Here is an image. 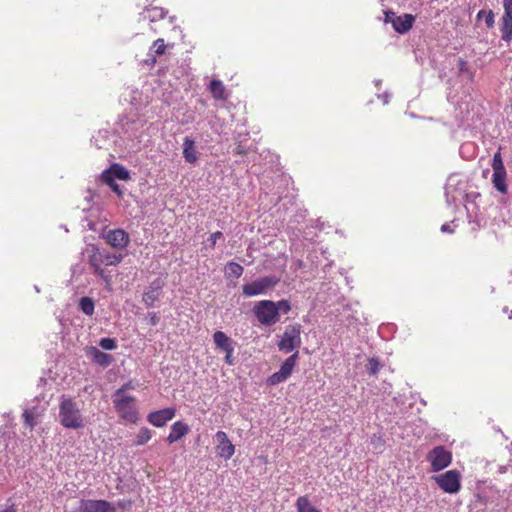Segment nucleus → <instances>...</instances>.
<instances>
[{
    "mask_svg": "<svg viewBox=\"0 0 512 512\" xmlns=\"http://www.w3.org/2000/svg\"><path fill=\"white\" fill-rule=\"evenodd\" d=\"M488 11H485V10H480L478 13H477V19L480 20L481 18H485L486 14H487Z\"/></svg>",
    "mask_w": 512,
    "mask_h": 512,
    "instance_id": "nucleus-48",
    "label": "nucleus"
},
{
    "mask_svg": "<svg viewBox=\"0 0 512 512\" xmlns=\"http://www.w3.org/2000/svg\"><path fill=\"white\" fill-rule=\"evenodd\" d=\"M225 362L229 365H233V358H232V354L233 352H225Z\"/></svg>",
    "mask_w": 512,
    "mask_h": 512,
    "instance_id": "nucleus-44",
    "label": "nucleus"
},
{
    "mask_svg": "<svg viewBox=\"0 0 512 512\" xmlns=\"http://www.w3.org/2000/svg\"><path fill=\"white\" fill-rule=\"evenodd\" d=\"M237 153H239V154L243 153L242 149L237 148Z\"/></svg>",
    "mask_w": 512,
    "mask_h": 512,
    "instance_id": "nucleus-52",
    "label": "nucleus"
},
{
    "mask_svg": "<svg viewBox=\"0 0 512 512\" xmlns=\"http://www.w3.org/2000/svg\"><path fill=\"white\" fill-rule=\"evenodd\" d=\"M275 305L272 300H261L255 303L252 311L261 325L273 326L279 321Z\"/></svg>",
    "mask_w": 512,
    "mask_h": 512,
    "instance_id": "nucleus-3",
    "label": "nucleus"
},
{
    "mask_svg": "<svg viewBox=\"0 0 512 512\" xmlns=\"http://www.w3.org/2000/svg\"><path fill=\"white\" fill-rule=\"evenodd\" d=\"M147 319L149 320V324L152 326L158 325L160 318L155 312L148 313Z\"/></svg>",
    "mask_w": 512,
    "mask_h": 512,
    "instance_id": "nucleus-40",
    "label": "nucleus"
},
{
    "mask_svg": "<svg viewBox=\"0 0 512 512\" xmlns=\"http://www.w3.org/2000/svg\"><path fill=\"white\" fill-rule=\"evenodd\" d=\"M166 284L164 277L160 276L155 278L147 287L143 294L142 301L147 307H154L155 303L159 300L161 291Z\"/></svg>",
    "mask_w": 512,
    "mask_h": 512,
    "instance_id": "nucleus-12",
    "label": "nucleus"
},
{
    "mask_svg": "<svg viewBox=\"0 0 512 512\" xmlns=\"http://www.w3.org/2000/svg\"><path fill=\"white\" fill-rule=\"evenodd\" d=\"M276 307V312L280 316V314H288L291 311V304L288 300L282 299L277 302H274Z\"/></svg>",
    "mask_w": 512,
    "mask_h": 512,
    "instance_id": "nucleus-33",
    "label": "nucleus"
},
{
    "mask_svg": "<svg viewBox=\"0 0 512 512\" xmlns=\"http://www.w3.org/2000/svg\"><path fill=\"white\" fill-rule=\"evenodd\" d=\"M441 231L443 233H453V229L451 228L450 224L447 223L441 226Z\"/></svg>",
    "mask_w": 512,
    "mask_h": 512,
    "instance_id": "nucleus-43",
    "label": "nucleus"
},
{
    "mask_svg": "<svg viewBox=\"0 0 512 512\" xmlns=\"http://www.w3.org/2000/svg\"><path fill=\"white\" fill-rule=\"evenodd\" d=\"M59 422L68 429H81L85 426L84 417L71 398H62L59 404Z\"/></svg>",
    "mask_w": 512,
    "mask_h": 512,
    "instance_id": "nucleus-1",
    "label": "nucleus"
},
{
    "mask_svg": "<svg viewBox=\"0 0 512 512\" xmlns=\"http://www.w3.org/2000/svg\"><path fill=\"white\" fill-rule=\"evenodd\" d=\"M437 485L446 493H457L461 488V476L457 470H449L433 477Z\"/></svg>",
    "mask_w": 512,
    "mask_h": 512,
    "instance_id": "nucleus-7",
    "label": "nucleus"
},
{
    "mask_svg": "<svg viewBox=\"0 0 512 512\" xmlns=\"http://www.w3.org/2000/svg\"><path fill=\"white\" fill-rule=\"evenodd\" d=\"M381 364L377 358H371L366 365V370L369 375H376L380 370Z\"/></svg>",
    "mask_w": 512,
    "mask_h": 512,
    "instance_id": "nucleus-34",
    "label": "nucleus"
},
{
    "mask_svg": "<svg viewBox=\"0 0 512 512\" xmlns=\"http://www.w3.org/2000/svg\"><path fill=\"white\" fill-rule=\"evenodd\" d=\"M190 431V427L183 421H176L170 427V433L166 438L169 444H173L183 437H185Z\"/></svg>",
    "mask_w": 512,
    "mask_h": 512,
    "instance_id": "nucleus-17",
    "label": "nucleus"
},
{
    "mask_svg": "<svg viewBox=\"0 0 512 512\" xmlns=\"http://www.w3.org/2000/svg\"><path fill=\"white\" fill-rule=\"evenodd\" d=\"M504 13L501 17V39L506 43L512 41V0H502Z\"/></svg>",
    "mask_w": 512,
    "mask_h": 512,
    "instance_id": "nucleus-11",
    "label": "nucleus"
},
{
    "mask_svg": "<svg viewBox=\"0 0 512 512\" xmlns=\"http://www.w3.org/2000/svg\"><path fill=\"white\" fill-rule=\"evenodd\" d=\"M213 341L216 347L224 352H234L233 341L222 331L213 334Z\"/></svg>",
    "mask_w": 512,
    "mask_h": 512,
    "instance_id": "nucleus-22",
    "label": "nucleus"
},
{
    "mask_svg": "<svg viewBox=\"0 0 512 512\" xmlns=\"http://www.w3.org/2000/svg\"><path fill=\"white\" fill-rule=\"evenodd\" d=\"M510 469L512 470V460H509V462L506 465H497V472L499 474H504L508 472Z\"/></svg>",
    "mask_w": 512,
    "mask_h": 512,
    "instance_id": "nucleus-42",
    "label": "nucleus"
},
{
    "mask_svg": "<svg viewBox=\"0 0 512 512\" xmlns=\"http://www.w3.org/2000/svg\"><path fill=\"white\" fill-rule=\"evenodd\" d=\"M175 414V408L168 407L149 413L147 421L155 427H163L168 421L175 417Z\"/></svg>",
    "mask_w": 512,
    "mask_h": 512,
    "instance_id": "nucleus-15",
    "label": "nucleus"
},
{
    "mask_svg": "<svg viewBox=\"0 0 512 512\" xmlns=\"http://www.w3.org/2000/svg\"><path fill=\"white\" fill-rule=\"evenodd\" d=\"M123 259L121 254L110 253L106 251H97L90 259V262L98 265H117Z\"/></svg>",
    "mask_w": 512,
    "mask_h": 512,
    "instance_id": "nucleus-16",
    "label": "nucleus"
},
{
    "mask_svg": "<svg viewBox=\"0 0 512 512\" xmlns=\"http://www.w3.org/2000/svg\"><path fill=\"white\" fill-rule=\"evenodd\" d=\"M222 237H223V234L220 231H216V232L212 233L208 239L211 243V247H214L217 240L221 239Z\"/></svg>",
    "mask_w": 512,
    "mask_h": 512,
    "instance_id": "nucleus-41",
    "label": "nucleus"
},
{
    "mask_svg": "<svg viewBox=\"0 0 512 512\" xmlns=\"http://www.w3.org/2000/svg\"><path fill=\"white\" fill-rule=\"evenodd\" d=\"M378 97H379L380 99H382V100H383V104H385V105H386V104L389 102V97H390V95L386 92V93H384L383 95H378Z\"/></svg>",
    "mask_w": 512,
    "mask_h": 512,
    "instance_id": "nucleus-47",
    "label": "nucleus"
},
{
    "mask_svg": "<svg viewBox=\"0 0 512 512\" xmlns=\"http://www.w3.org/2000/svg\"><path fill=\"white\" fill-rule=\"evenodd\" d=\"M167 11L164 10L161 7H153L151 9L147 10L146 17L151 21L154 22L156 20L162 19L165 17Z\"/></svg>",
    "mask_w": 512,
    "mask_h": 512,
    "instance_id": "nucleus-28",
    "label": "nucleus"
},
{
    "mask_svg": "<svg viewBox=\"0 0 512 512\" xmlns=\"http://www.w3.org/2000/svg\"><path fill=\"white\" fill-rule=\"evenodd\" d=\"M135 397L133 396H113V404L122 419L130 423H136L138 413L133 406Z\"/></svg>",
    "mask_w": 512,
    "mask_h": 512,
    "instance_id": "nucleus-6",
    "label": "nucleus"
},
{
    "mask_svg": "<svg viewBox=\"0 0 512 512\" xmlns=\"http://www.w3.org/2000/svg\"><path fill=\"white\" fill-rule=\"evenodd\" d=\"M466 67V62L462 59L459 60V68L461 71H464Z\"/></svg>",
    "mask_w": 512,
    "mask_h": 512,
    "instance_id": "nucleus-49",
    "label": "nucleus"
},
{
    "mask_svg": "<svg viewBox=\"0 0 512 512\" xmlns=\"http://www.w3.org/2000/svg\"><path fill=\"white\" fill-rule=\"evenodd\" d=\"M23 417L24 423L27 427L32 429L36 425V422L34 420V414L31 411L25 410L23 413Z\"/></svg>",
    "mask_w": 512,
    "mask_h": 512,
    "instance_id": "nucleus-37",
    "label": "nucleus"
},
{
    "mask_svg": "<svg viewBox=\"0 0 512 512\" xmlns=\"http://www.w3.org/2000/svg\"><path fill=\"white\" fill-rule=\"evenodd\" d=\"M87 356L101 367H107L112 363V356L100 351L94 346H90L86 350Z\"/></svg>",
    "mask_w": 512,
    "mask_h": 512,
    "instance_id": "nucleus-20",
    "label": "nucleus"
},
{
    "mask_svg": "<svg viewBox=\"0 0 512 512\" xmlns=\"http://www.w3.org/2000/svg\"><path fill=\"white\" fill-rule=\"evenodd\" d=\"M130 389H134V385L132 384L131 381L125 383L121 388L117 389L113 396H119V397L126 396L124 394V391L130 390Z\"/></svg>",
    "mask_w": 512,
    "mask_h": 512,
    "instance_id": "nucleus-38",
    "label": "nucleus"
},
{
    "mask_svg": "<svg viewBox=\"0 0 512 512\" xmlns=\"http://www.w3.org/2000/svg\"><path fill=\"white\" fill-rule=\"evenodd\" d=\"M215 441L216 453L219 457L228 460L234 455L235 447L224 431H218L215 434Z\"/></svg>",
    "mask_w": 512,
    "mask_h": 512,
    "instance_id": "nucleus-14",
    "label": "nucleus"
},
{
    "mask_svg": "<svg viewBox=\"0 0 512 512\" xmlns=\"http://www.w3.org/2000/svg\"><path fill=\"white\" fill-rule=\"evenodd\" d=\"M509 449H510V455L512 457V443L510 444V448ZM510 460H512V458Z\"/></svg>",
    "mask_w": 512,
    "mask_h": 512,
    "instance_id": "nucleus-51",
    "label": "nucleus"
},
{
    "mask_svg": "<svg viewBox=\"0 0 512 512\" xmlns=\"http://www.w3.org/2000/svg\"><path fill=\"white\" fill-rule=\"evenodd\" d=\"M152 437V431L147 427H142L138 434L136 435V439L134 444L137 446H141L146 444Z\"/></svg>",
    "mask_w": 512,
    "mask_h": 512,
    "instance_id": "nucleus-27",
    "label": "nucleus"
},
{
    "mask_svg": "<svg viewBox=\"0 0 512 512\" xmlns=\"http://www.w3.org/2000/svg\"><path fill=\"white\" fill-rule=\"evenodd\" d=\"M295 507L297 512H321L311 503L307 496L298 497L295 503Z\"/></svg>",
    "mask_w": 512,
    "mask_h": 512,
    "instance_id": "nucleus-24",
    "label": "nucleus"
},
{
    "mask_svg": "<svg viewBox=\"0 0 512 512\" xmlns=\"http://www.w3.org/2000/svg\"><path fill=\"white\" fill-rule=\"evenodd\" d=\"M226 270L229 275L239 278L243 274L244 268L236 262H229Z\"/></svg>",
    "mask_w": 512,
    "mask_h": 512,
    "instance_id": "nucleus-32",
    "label": "nucleus"
},
{
    "mask_svg": "<svg viewBox=\"0 0 512 512\" xmlns=\"http://www.w3.org/2000/svg\"><path fill=\"white\" fill-rule=\"evenodd\" d=\"M509 318L512 319V311L509 314Z\"/></svg>",
    "mask_w": 512,
    "mask_h": 512,
    "instance_id": "nucleus-53",
    "label": "nucleus"
},
{
    "mask_svg": "<svg viewBox=\"0 0 512 512\" xmlns=\"http://www.w3.org/2000/svg\"><path fill=\"white\" fill-rule=\"evenodd\" d=\"M415 21V17L412 14H403L396 16L392 19V26L400 34L408 32Z\"/></svg>",
    "mask_w": 512,
    "mask_h": 512,
    "instance_id": "nucleus-18",
    "label": "nucleus"
},
{
    "mask_svg": "<svg viewBox=\"0 0 512 512\" xmlns=\"http://www.w3.org/2000/svg\"><path fill=\"white\" fill-rule=\"evenodd\" d=\"M491 167L493 170L492 184L493 187L500 193L506 194L508 192L507 172L502 160L500 151H497L492 159Z\"/></svg>",
    "mask_w": 512,
    "mask_h": 512,
    "instance_id": "nucleus-5",
    "label": "nucleus"
},
{
    "mask_svg": "<svg viewBox=\"0 0 512 512\" xmlns=\"http://www.w3.org/2000/svg\"><path fill=\"white\" fill-rule=\"evenodd\" d=\"M394 17H396L395 13H393V12H387V13L385 14V21H386V22H391V23H392V19H393Z\"/></svg>",
    "mask_w": 512,
    "mask_h": 512,
    "instance_id": "nucleus-46",
    "label": "nucleus"
},
{
    "mask_svg": "<svg viewBox=\"0 0 512 512\" xmlns=\"http://www.w3.org/2000/svg\"><path fill=\"white\" fill-rule=\"evenodd\" d=\"M432 471L438 472L450 465L452 454L444 446H436L427 455Z\"/></svg>",
    "mask_w": 512,
    "mask_h": 512,
    "instance_id": "nucleus-8",
    "label": "nucleus"
},
{
    "mask_svg": "<svg viewBox=\"0 0 512 512\" xmlns=\"http://www.w3.org/2000/svg\"><path fill=\"white\" fill-rule=\"evenodd\" d=\"M103 237L111 247L119 250L125 249L130 242L129 234L120 228L108 230Z\"/></svg>",
    "mask_w": 512,
    "mask_h": 512,
    "instance_id": "nucleus-13",
    "label": "nucleus"
},
{
    "mask_svg": "<svg viewBox=\"0 0 512 512\" xmlns=\"http://www.w3.org/2000/svg\"><path fill=\"white\" fill-rule=\"evenodd\" d=\"M149 56L151 57V62H152V63H155V62H156L155 57H154L152 54H149Z\"/></svg>",
    "mask_w": 512,
    "mask_h": 512,
    "instance_id": "nucleus-50",
    "label": "nucleus"
},
{
    "mask_svg": "<svg viewBox=\"0 0 512 512\" xmlns=\"http://www.w3.org/2000/svg\"><path fill=\"white\" fill-rule=\"evenodd\" d=\"M103 173H109V176L113 177L114 180L115 178L123 181L130 179L129 171L120 164L111 165V167L103 171Z\"/></svg>",
    "mask_w": 512,
    "mask_h": 512,
    "instance_id": "nucleus-23",
    "label": "nucleus"
},
{
    "mask_svg": "<svg viewBox=\"0 0 512 512\" xmlns=\"http://www.w3.org/2000/svg\"><path fill=\"white\" fill-rule=\"evenodd\" d=\"M370 444L374 451L380 453L385 446V440L381 434H373L370 439Z\"/></svg>",
    "mask_w": 512,
    "mask_h": 512,
    "instance_id": "nucleus-30",
    "label": "nucleus"
},
{
    "mask_svg": "<svg viewBox=\"0 0 512 512\" xmlns=\"http://www.w3.org/2000/svg\"><path fill=\"white\" fill-rule=\"evenodd\" d=\"M91 267L94 270V273L99 276L107 285H110L111 283V276L110 274L102 268L101 265H98L96 263L90 262Z\"/></svg>",
    "mask_w": 512,
    "mask_h": 512,
    "instance_id": "nucleus-29",
    "label": "nucleus"
},
{
    "mask_svg": "<svg viewBox=\"0 0 512 512\" xmlns=\"http://www.w3.org/2000/svg\"><path fill=\"white\" fill-rule=\"evenodd\" d=\"M299 357L298 351H295L294 354L289 356L281 365L279 371L273 373L269 378L267 379L268 385L275 386L278 385L284 381H286L290 375L292 374V371L296 365L297 359Z\"/></svg>",
    "mask_w": 512,
    "mask_h": 512,
    "instance_id": "nucleus-9",
    "label": "nucleus"
},
{
    "mask_svg": "<svg viewBox=\"0 0 512 512\" xmlns=\"http://www.w3.org/2000/svg\"><path fill=\"white\" fill-rule=\"evenodd\" d=\"M79 308L85 315L92 316L95 309L93 299L90 297H82L79 300Z\"/></svg>",
    "mask_w": 512,
    "mask_h": 512,
    "instance_id": "nucleus-26",
    "label": "nucleus"
},
{
    "mask_svg": "<svg viewBox=\"0 0 512 512\" xmlns=\"http://www.w3.org/2000/svg\"><path fill=\"white\" fill-rule=\"evenodd\" d=\"M280 282V278L276 275H267L260 277L250 283L242 286V293L245 297H255L266 295L272 291Z\"/></svg>",
    "mask_w": 512,
    "mask_h": 512,
    "instance_id": "nucleus-2",
    "label": "nucleus"
},
{
    "mask_svg": "<svg viewBox=\"0 0 512 512\" xmlns=\"http://www.w3.org/2000/svg\"><path fill=\"white\" fill-rule=\"evenodd\" d=\"M0 512H16V507L14 504H11L3 509H0Z\"/></svg>",
    "mask_w": 512,
    "mask_h": 512,
    "instance_id": "nucleus-45",
    "label": "nucleus"
},
{
    "mask_svg": "<svg viewBox=\"0 0 512 512\" xmlns=\"http://www.w3.org/2000/svg\"><path fill=\"white\" fill-rule=\"evenodd\" d=\"M71 512H115V507L106 500L82 499Z\"/></svg>",
    "mask_w": 512,
    "mask_h": 512,
    "instance_id": "nucleus-10",
    "label": "nucleus"
},
{
    "mask_svg": "<svg viewBox=\"0 0 512 512\" xmlns=\"http://www.w3.org/2000/svg\"><path fill=\"white\" fill-rule=\"evenodd\" d=\"M99 346L104 350H114L117 348L116 341L113 338L100 339Z\"/></svg>",
    "mask_w": 512,
    "mask_h": 512,
    "instance_id": "nucleus-35",
    "label": "nucleus"
},
{
    "mask_svg": "<svg viewBox=\"0 0 512 512\" xmlns=\"http://www.w3.org/2000/svg\"><path fill=\"white\" fill-rule=\"evenodd\" d=\"M458 184L459 182L457 181L456 177L450 176L448 178L445 187V196L448 204L455 203L462 196V191L456 188Z\"/></svg>",
    "mask_w": 512,
    "mask_h": 512,
    "instance_id": "nucleus-21",
    "label": "nucleus"
},
{
    "mask_svg": "<svg viewBox=\"0 0 512 512\" xmlns=\"http://www.w3.org/2000/svg\"><path fill=\"white\" fill-rule=\"evenodd\" d=\"M210 92L212 96L217 100L226 99L225 86L220 80H212L210 83Z\"/></svg>",
    "mask_w": 512,
    "mask_h": 512,
    "instance_id": "nucleus-25",
    "label": "nucleus"
},
{
    "mask_svg": "<svg viewBox=\"0 0 512 512\" xmlns=\"http://www.w3.org/2000/svg\"><path fill=\"white\" fill-rule=\"evenodd\" d=\"M278 348L284 353H290L301 346V325L293 324L288 325L280 341L278 342Z\"/></svg>",
    "mask_w": 512,
    "mask_h": 512,
    "instance_id": "nucleus-4",
    "label": "nucleus"
},
{
    "mask_svg": "<svg viewBox=\"0 0 512 512\" xmlns=\"http://www.w3.org/2000/svg\"><path fill=\"white\" fill-rule=\"evenodd\" d=\"M485 23L488 28H492L495 23V15L492 10H489L485 16Z\"/></svg>",
    "mask_w": 512,
    "mask_h": 512,
    "instance_id": "nucleus-39",
    "label": "nucleus"
},
{
    "mask_svg": "<svg viewBox=\"0 0 512 512\" xmlns=\"http://www.w3.org/2000/svg\"><path fill=\"white\" fill-rule=\"evenodd\" d=\"M101 178L102 181L106 183L112 189L113 192H115L119 196L122 194L120 186L115 182L113 177L109 176V173H102Z\"/></svg>",
    "mask_w": 512,
    "mask_h": 512,
    "instance_id": "nucleus-31",
    "label": "nucleus"
},
{
    "mask_svg": "<svg viewBox=\"0 0 512 512\" xmlns=\"http://www.w3.org/2000/svg\"><path fill=\"white\" fill-rule=\"evenodd\" d=\"M183 158L187 163L194 164L199 159V152L196 150L195 141L186 136L183 139Z\"/></svg>",
    "mask_w": 512,
    "mask_h": 512,
    "instance_id": "nucleus-19",
    "label": "nucleus"
},
{
    "mask_svg": "<svg viewBox=\"0 0 512 512\" xmlns=\"http://www.w3.org/2000/svg\"><path fill=\"white\" fill-rule=\"evenodd\" d=\"M165 48H166V46H165L164 40L159 38L154 41L150 51H153L157 55H162L165 52Z\"/></svg>",
    "mask_w": 512,
    "mask_h": 512,
    "instance_id": "nucleus-36",
    "label": "nucleus"
}]
</instances>
